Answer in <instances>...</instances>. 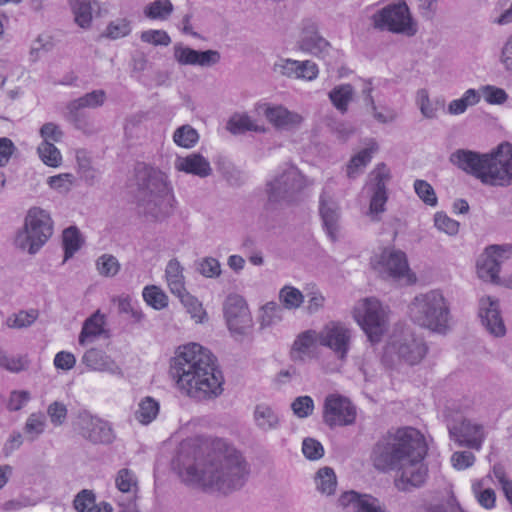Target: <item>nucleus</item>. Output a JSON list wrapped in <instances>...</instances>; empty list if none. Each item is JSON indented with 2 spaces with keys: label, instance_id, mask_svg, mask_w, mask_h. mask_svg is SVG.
<instances>
[{
  "label": "nucleus",
  "instance_id": "8fccbe9b",
  "mask_svg": "<svg viewBox=\"0 0 512 512\" xmlns=\"http://www.w3.org/2000/svg\"><path fill=\"white\" fill-rule=\"evenodd\" d=\"M97 271L105 277H114L120 270L117 258L110 254H103L96 260Z\"/></svg>",
  "mask_w": 512,
  "mask_h": 512
},
{
  "label": "nucleus",
  "instance_id": "f704fd0d",
  "mask_svg": "<svg viewBox=\"0 0 512 512\" xmlns=\"http://www.w3.org/2000/svg\"><path fill=\"white\" fill-rule=\"evenodd\" d=\"M64 262L73 257L81 248L83 240L80 231L75 226H70L63 231Z\"/></svg>",
  "mask_w": 512,
  "mask_h": 512
},
{
  "label": "nucleus",
  "instance_id": "09e8293b",
  "mask_svg": "<svg viewBox=\"0 0 512 512\" xmlns=\"http://www.w3.org/2000/svg\"><path fill=\"white\" fill-rule=\"evenodd\" d=\"M115 484L119 491L129 493L137 490L138 480L132 470L122 468L117 472Z\"/></svg>",
  "mask_w": 512,
  "mask_h": 512
},
{
  "label": "nucleus",
  "instance_id": "f3484780",
  "mask_svg": "<svg viewBox=\"0 0 512 512\" xmlns=\"http://www.w3.org/2000/svg\"><path fill=\"white\" fill-rule=\"evenodd\" d=\"M374 269L383 278L400 279L409 275L410 269L406 254L401 250L384 249L373 263Z\"/></svg>",
  "mask_w": 512,
  "mask_h": 512
},
{
  "label": "nucleus",
  "instance_id": "a19ab883",
  "mask_svg": "<svg viewBox=\"0 0 512 512\" xmlns=\"http://www.w3.org/2000/svg\"><path fill=\"white\" fill-rule=\"evenodd\" d=\"M282 311L283 309L274 301L263 305L259 317L260 328H268L279 323L282 320Z\"/></svg>",
  "mask_w": 512,
  "mask_h": 512
},
{
  "label": "nucleus",
  "instance_id": "a878e982",
  "mask_svg": "<svg viewBox=\"0 0 512 512\" xmlns=\"http://www.w3.org/2000/svg\"><path fill=\"white\" fill-rule=\"evenodd\" d=\"M175 168L178 171H183L200 178H206L212 174L210 162L199 153L178 157L175 161Z\"/></svg>",
  "mask_w": 512,
  "mask_h": 512
},
{
  "label": "nucleus",
  "instance_id": "7ed1b4c3",
  "mask_svg": "<svg viewBox=\"0 0 512 512\" xmlns=\"http://www.w3.org/2000/svg\"><path fill=\"white\" fill-rule=\"evenodd\" d=\"M216 357L198 343L179 347L170 375L180 390L196 400H210L223 392L224 377Z\"/></svg>",
  "mask_w": 512,
  "mask_h": 512
},
{
  "label": "nucleus",
  "instance_id": "37998d69",
  "mask_svg": "<svg viewBox=\"0 0 512 512\" xmlns=\"http://www.w3.org/2000/svg\"><path fill=\"white\" fill-rule=\"evenodd\" d=\"M0 367L18 373L28 369L29 360L25 355H12L0 350Z\"/></svg>",
  "mask_w": 512,
  "mask_h": 512
},
{
  "label": "nucleus",
  "instance_id": "f8f14e48",
  "mask_svg": "<svg viewBox=\"0 0 512 512\" xmlns=\"http://www.w3.org/2000/svg\"><path fill=\"white\" fill-rule=\"evenodd\" d=\"M357 416L356 407L339 394L326 396L323 405V422L330 428L352 425Z\"/></svg>",
  "mask_w": 512,
  "mask_h": 512
},
{
  "label": "nucleus",
  "instance_id": "6e6d98bb",
  "mask_svg": "<svg viewBox=\"0 0 512 512\" xmlns=\"http://www.w3.org/2000/svg\"><path fill=\"white\" fill-rule=\"evenodd\" d=\"M196 270L206 278H216L221 274V265L216 258L204 257L196 263Z\"/></svg>",
  "mask_w": 512,
  "mask_h": 512
},
{
  "label": "nucleus",
  "instance_id": "cd10ccee",
  "mask_svg": "<svg viewBox=\"0 0 512 512\" xmlns=\"http://www.w3.org/2000/svg\"><path fill=\"white\" fill-rule=\"evenodd\" d=\"M165 275L167 279L170 291L175 296L186 295V288L184 285L183 267L177 259H171L165 269Z\"/></svg>",
  "mask_w": 512,
  "mask_h": 512
},
{
  "label": "nucleus",
  "instance_id": "c03bdc74",
  "mask_svg": "<svg viewBox=\"0 0 512 512\" xmlns=\"http://www.w3.org/2000/svg\"><path fill=\"white\" fill-rule=\"evenodd\" d=\"M279 301L285 309L293 310L301 306L304 296L299 289L286 285L279 291Z\"/></svg>",
  "mask_w": 512,
  "mask_h": 512
},
{
  "label": "nucleus",
  "instance_id": "6ab92c4d",
  "mask_svg": "<svg viewBox=\"0 0 512 512\" xmlns=\"http://www.w3.org/2000/svg\"><path fill=\"white\" fill-rule=\"evenodd\" d=\"M106 93L104 90H94L78 99L70 101L67 106L66 119L73 123L77 128H81L84 124V109H95L104 104Z\"/></svg>",
  "mask_w": 512,
  "mask_h": 512
},
{
  "label": "nucleus",
  "instance_id": "79ce46f5",
  "mask_svg": "<svg viewBox=\"0 0 512 512\" xmlns=\"http://www.w3.org/2000/svg\"><path fill=\"white\" fill-rule=\"evenodd\" d=\"M173 141L176 145L189 149L197 144L199 141V134L191 125L185 124L174 131Z\"/></svg>",
  "mask_w": 512,
  "mask_h": 512
},
{
  "label": "nucleus",
  "instance_id": "1a4fd4ad",
  "mask_svg": "<svg viewBox=\"0 0 512 512\" xmlns=\"http://www.w3.org/2000/svg\"><path fill=\"white\" fill-rule=\"evenodd\" d=\"M388 313L376 298H366L355 308L354 317L371 343L380 342L387 331Z\"/></svg>",
  "mask_w": 512,
  "mask_h": 512
},
{
  "label": "nucleus",
  "instance_id": "49530a36",
  "mask_svg": "<svg viewBox=\"0 0 512 512\" xmlns=\"http://www.w3.org/2000/svg\"><path fill=\"white\" fill-rule=\"evenodd\" d=\"M143 298L146 303L156 310H161L168 305V297L157 286H146L143 289Z\"/></svg>",
  "mask_w": 512,
  "mask_h": 512
},
{
  "label": "nucleus",
  "instance_id": "9d476101",
  "mask_svg": "<svg viewBox=\"0 0 512 512\" xmlns=\"http://www.w3.org/2000/svg\"><path fill=\"white\" fill-rule=\"evenodd\" d=\"M373 26L381 31L413 36L417 29L406 3L388 4L372 15Z\"/></svg>",
  "mask_w": 512,
  "mask_h": 512
},
{
  "label": "nucleus",
  "instance_id": "69168bd1",
  "mask_svg": "<svg viewBox=\"0 0 512 512\" xmlns=\"http://www.w3.org/2000/svg\"><path fill=\"white\" fill-rule=\"evenodd\" d=\"M302 452L309 460H318L324 455L322 444L314 438H305L302 443Z\"/></svg>",
  "mask_w": 512,
  "mask_h": 512
},
{
  "label": "nucleus",
  "instance_id": "393cba45",
  "mask_svg": "<svg viewBox=\"0 0 512 512\" xmlns=\"http://www.w3.org/2000/svg\"><path fill=\"white\" fill-rule=\"evenodd\" d=\"M449 160L459 169L480 180L483 169L484 154L471 150L458 149L450 155Z\"/></svg>",
  "mask_w": 512,
  "mask_h": 512
},
{
  "label": "nucleus",
  "instance_id": "bb28decb",
  "mask_svg": "<svg viewBox=\"0 0 512 512\" xmlns=\"http://www.w3.org/2000/svg\"><path fill=\"white\" fill-rule=\"evenodd\" d=\"M82 362L91 370L109 372L111 374L120 373V368L116 363L102 350L91 348L87 350Z\"/></svg>",
  "mask_w": 512,
  "mask_h": 512
},
{
  "label": "nucleus",
  "instance_id": "3c124183",
  "mask_svg": "<svg viewBox=\"0 0 512 512\" xmlns=\"http://www.w3.org/2000/svg\"><path fill=\"white\" fill-rule=\"evenodd\" d=\"M488 104L502 105L508 99V94L502 88L493 85H484L477 90Z\"/></svg>",
  "mask_w": 512,
  "mask_h": 512
},
{
  "label": "nucleus",
  "instance_id": "0eeeda50",
  "mask_svg": "<svg viewBox=\"0 0 512 512\" xmlns=\"http://www.w3.org/2000/svg\"><path fill=\"white\" fill-rule=\"evenodd\" d=\"M53 233L50 215L39 207L29 209L22 231L16 236V245L30 254H35Z\"/></svg>",
  "mask_w": 512,
  "mask_h": 512
},
{
  "label": "nucleus",
  "instance_id": "423d86ee",
  "mask_svg": "<svg viewBox=\"0 0 512 512\" xmlns=\"http://www.w3.org/2000/svg\"><path fill=\"white\" fill-rule=\"evenodd\" d=\"M305 178L296 167H289L266 183V209L290 205L299 200Z\"/></svg>",
  "mask_w": 512,
  "mask_h": 512
},
{
  "label": "nucleus",
  "instance_id": "473e14b6",
  "mask_svg": "<svg viewBox=\"0 0 512 512\" xmlns=\"http://www.w3.org/2000/svg\"><path fill=\"white\" fill-rule=\"evenodd\" d=\"M354 94V89L350 84H341L334 87L329 92V99L334 107L342 114L348 110V105L351 102Z\"/></svg>",
  "mask_w": 512,
  "mask_h": 512
},
{
  "label": "nucleus",
  "instance_id": "a18cd8bd",
  "mask_svg": "<svg viewBox=\"0 0 512 512\" xmlns=\"http://www.w3.org/2000/svg\"><path fill=\"white\" fill-rule=\"evenodd\" d=\"M173 12L170 0H155L144 8V15L149 19L166 20Z\"/></svg>",
  "mask_w": 512,
  "mask_h": 512
},
{
  "label": "nucleus",
  "instance_id": "412c9836",
  "mask_svg": "<svg viewBox=\"0 0 512 512\" xmlns=\"http://www.w3.org/2000/svg\"><path fill=\"white\" fill-rule=\"evenodd\" d=\"M479 317L482 325L494 337H504L506 327L502 319L499 302L491 297H482L479 300Z\"/></svg>",
  "mask_w": 512,
  "mask_h": 512
},
{
  "label": "nucleus",
  "instance_id": "58836bf2",
  "mask_svg": "<svg viewBox=\"0 0 512 512\" xmlns=\"http://www.w3.org/2000/svg\"><path fill=\"white\" fill-rule=\"evenodd\" d=\"M373 86L371 80H365L362 87V95L364 97V103L366 106L371 108L373 117L380 123H387L394 120L395 115L393 111H388V114L377 111V107L372 96Z\"/></svg>",
  "mask_w": 512,
  "mask_h": 512
},
{
  "label": "nucleus",
  "instance_id": "e2e57ef3",
  "mask_svg": "<svg viewBox=\"0 0 512 512\" xmlns=\"http://www.w3.org/2000/svg\"><path fill=\"white\" fill-rule=\"evenodd\" d=\"M434 224L436 228L440 231H443L449 235H455L459 230V223L448 217L443 212H437L434 216Z\"/></svg>",
  "mask_w": 512,
  "mask_h": 512
},
{
  "label": "nucleus",
  "instance_id": "5fc2aeb1",
  "mask_svg": "<svg viewBox=\"0 0 512 512\" xmlns=\"http://www.w3.org/2000/svg\"><path fill=\"white\" fill-rule=\"evenodd\" d=\"M316 342H318V332L315 330H306L300 333L295 339L293 351L306 354Z\"/></svg>",
  "mask_w": 512,
  "mask_h": 512
},
{
  "label": "nucleus",
  "instance_id": "aec40b11",
  "mask_svg": "<svg viewBox=\"0 0 512 512\" xmlns=\"http://www.w3.org/2000/svg\"><path fill=\"white\" fill-rule=\"evenodd\" d=\"M450 438L459 446L479 450L484 440L483 427L472 423L468 419L461 420L458 424L448 425Z\"/></svg>",
  "mask_w": 512,
  "mask_h": 512
},
{
  "label": "nucleus",
  "instance_id": "b1692460",
  "mask_svg": "<svg viewBox=\"0 0 512 512\" xmlns=\"http://www.w3.org/2000/svg\"><path fill=\"white\" fill-rule=\"evenodd\" d=\"M319 213L323 227L332 241H336L339 230L340 208L338 203L324 189L320 195Z\"/></svg>",
  "mask_w": 512,
  "mask_h": 512
},
{
  "label": "nucleus",
  "instance_id": "4d7b16f0",
  "mask_svg": "<svg viewBox=\"0 0 512 512\" xmlns=\"http://www.w3.org/2000/svg\"><path fill=\"white\" fill-rule=\"evenodd\" d=\"M96 504V497L92 490H81L73 500V507L77 512H90Z\"/></svg>",
  "mask_w": 512,
  "mask_h": 512
},
{
  "label": "nucleus",
  "instance_id": "ddd939ff",
  "mask_svg": "<svg viewBox=\"0 0 512 512\" xmlns=\"http://www.w3.org/2000/svg\"><path fill=\"white\" fill-rule=\"evenodd\" d=\"M352 330L341 322L331 321L318 332V343L344 361L351 347Z\"/></svg>",
  "mask_w": 512,
  "mask_h": 512
},
{
  "label": "nucleus",
  "instance_id": "ea45409f",
  "mask_svg": "<svg viewBox=\"0 0 512 512\" xmlns=\"http://www.w3.org/2000/svg\"><path fill=\"white\" fill-rule=\"evenodd\" d=\"M315 483L318 491L323 494L332 495L337 485L334 470L330 467L320 468L316 473Z\"/></svg>",
  "mask_w": 512,
  "mask_h": 512
},
{
  "label": "nucleus",
  "instance_id": "0e129e2a",
  "mask_svg": "<svg viewBox=\"0 0 512 512\" xmlns=\"http://www.w3.org/2000/svg\"><path fill=\"white\" fill-rule=\"evenodd\" d=\"M140 39L155 46L162 45L168 46L171 43V38L167 32L163 30H146L141 33Z\"/></svg>",
  "mask_w": 512,
  "mask_h": 512
},
{
  "label": "nucleus",
  "instance_id": "2eb2a0df",
  "mask_svg": "<svg viewBox=\"0 0 512 512\" xmlns=\"http://www.w3.org/2000/svg\"><path fill=\"white\" fill-rule=\"evenodd\" d=\"M370 180L367 184L371 193L369 210L370 213L379 214L385 211V204L388 200L387 184L391 180L390 169L385 163H379L370 173Z\"/></svg>",
  "mask_w": 512,
  "mask_h": 512
},
{
  "label": "nucleus",
  "instance_id": "4be33fe9",
  "mask_svg": "<svg viewBox=\"0 0 512 512\" xmlns=\"http://www.w3.org/2000/svg\"><path fill=\"white\" fill-rule=\"evenodd\" d=\"M297 45L301 51L317 57H324L330 49V43L320 35L316 23L311 20L303 22Z\"/></svg>",
  "mask_w": 512,
  "mask_h": 512
},
{
  "label": "nucleus",
  "instance_id": "6e6552de",
  "mask_svg": "<svg viewBox=\"0 0 512 512\" xmlns=\"http://www.w3.org/2000/svg\"><path fill=\"white\" fill-rule=\"evenodd\" d=\"M480 181L486 185L501 187L512 184V145L510 143H502L494 152L484 154Z\"/></svg>",
  "mask_w": 512,
  "mask_h": 512
},
{
  "label": "nucleus",
  "instance_id": "7c9ffc66",
  "mask_svg": "<svg viewBox=\"0 0 512 512\" xmlns=\"http://www.w3.org/2000/svg\"><path fill=\"white\" fill-rule=\"evenodd\" d=\"M254 421L262 431L275 430L280 425L277 413L266 404H258L254 410Z\"/></svg>",
  "mask_w": 512,
  "mask_h": 512
},
{
  "label": "nucleus",
  "instance_id": "dca6fc26",
  "mask_svg": "<svg viewBox=\"0 0 512 512\" xmlns=\"http://www.w3.org/2000/svg\"><path fill=\"white\" fill-rule=\"evenodd\" d=\"M224 316L231 332L243 335L252 325L246 301L240 295H229L224 303Z\"/></svg>",
  "mask_w": 512,
  "mask_h": 512
},
{
  "label": "nucleus",
  "instance_id": "e433bc0d",
  "mask_svg": "<svg viewBox=\"0 0 512 512\" xmlns=\"http://www.w3.org/2000/svg\"><path fill=\"white\" fill-rule=\"evenodd\" d=\"M376 148L369 147L361 150L354 155L347 164V176L350 179L356 178L363 169L370 163L372 159V153Z\"/></svg>",
  "mask_w": 512,
  "mask_h": 512
},
{
  "label": "nucleus",
  "instance_id": "f03ea898",
  "mask_svg": "<svg viewBox=\"0 0 512 512\" xmlns=\"http://www.w3.org/2000/svg\"><path fill=\"white\" fill-rule=\"evenodd\" d=\"M427 446L423 436L414 428H401L388 432L373 446L370 460L374 468L381 472L397 471L399 477L395 485L406 491L407 486L420 487L428 476L423 463Z\"/></svg>",
  "mask_w": 512,
  "mask_h": 512
},
{
  "label": "nucleus",
  "instance_id": "f257e3e1",
  "mask_svg": "<svg viewBox=\"0 0 512 512\" xmlns=\"http://www.w3.org/2000/svg\"><path fill=\"white\" fill-rule=\"evenodd\" d=\"M175 463L186 483L222 494L240 490L250 475L243 454L219 438L201 446L182 444Z\"/></svg>",
  "mask_w": 512,
  "mask_h": 512
},
{
  "label": "nucleus",
  "instance_id": "9b49d317",
  "mask_svg": "<svg viewBox=\"0 0 512 512\" xmlns=\"http://www.w3.org/2000/svg\"><path fill=\"white\" fill-rule=\"evenodd\" d=\"M387 354H395L399 360L409 364H418L427 353V346L421 338H417L410 330L394 334L386 347Z\"/></svg>",
  "mask_w": 512,
  "mask_h": 512
},
{
  "label": "nucleus",
  "instance_id": "2f4dec72",
  "mask_svg": "<svg viewBox=\"0 0 512 512\" xmlns=\"http://www.w3.org/2000/svg\"><path fill=\"white\" fill-rule=\"evenodd\" d=\"M500 266L490 253L485 249L477 261L478 276L485 280L496 283L499 280Z\"/></svg>",
  "mask_w": 512,
  "mask_h": 512
},
{
  "label": "nucleus",
  "instance_id": "39448f33",
  "mask_svg": "<svg viewBox=\"0 0 512 512\" xmlns=\"http://www.w3.org/2000/svg\"><path fill=\"white\" fill-rule=\"evenodd\" d=\"M411 320L438 334H446L451 319L449 304L439 290L417 295L409 305Z\"/></svg>",
  "mask_w": 512,
  "mask_h": 512
},
{
  "label": "nucleus",
  "instance_id": "864d4df0",
  "mask_svg": "<svg viewBox=\"0 0 512 512\" xmlns=\"http://www.w3.org/2000/svg\"><path fill=\"white\" fill-rule=\"evenodd\" d=\"M414 190L417 196L429 206L437 205V196L434 188L425 180L417 179L414 182Z\"/></svg>",
  "mask_w": 512,
  "mask_h": 512
},
{
  "label": "nucleus",
  "instance_id": "c85d7f7f",
  "mask_svg": "<svg viewBox=\"0 0 512 512\" xmlns=\"http://www.w3.org/2000/svg\"><path fill=\"white\" fill-rule=\"evenodd\" d=\"M69 3L75 17V22L81 28L90 27L92 12L95 7L100 8L99 3L91 0H70Z\"/></svg>",
  "mask_w": 512,
  "mask_h": 512
},
{
  "label": "nucleus",
  "instance_id": "72a5a7b5",
  "mask_svg": "<svg viewBox=\"0 0 512 512\" xmlns=\"http://www.w3.org/2000/svg\"><path fill=\"white\" fill-rule=\"evenodd\" d=\"M481 94L470 88L464 92L461 98L452 100L448 105V113L451 115L463 114L468 107L474 106L479 103Z\"/></svg>",
  "mask_w": 512,
  "mask_h": 512
},
{
  "label": "nucleus",
  "instance_id": "c9c22d12",
  "mask_svg": "<svg viewBox=\"0 0 512 512\" xmlns=\"http://www.w3.org/2000/svg\"><path fill=\"white\" fill-rule=\"evenodd\" d=\"M160 409L159 402L154 398L147 396L143 398L135 412V418L142 424L151 423L158 415Z\"/></svg>",
  "mask_w": 512,
  "mask_h": 512
},
{
  "label": "nucleus",
  "instance_id": "13d9d810",
  "mask_svg": "<svg viewBox=\"0 0 512 512\" xmlns=\"http://www.w3.org/2000/svg\"><path fill=\"white\" fill-rule=\"evenodd\" d=\"M291 409L298 418H307L314 411V401L307 395L296 397L291 403Z\"/></svg>",
  "mask_w": 512,
  "mask_h": 512
},
{
  "label": "nucleus",
  "instance_id": "774afa93",
  "mask_svg": "<svg viewBox=\"0 0 512 512\" xmlns=\"http://www.w3.org/2000/svg\"><path fill=\"white\" fill-rule=\"evenodd\" d=\"M425 512H464L456 499L451 496L445 502L431 503L426 506Z\"/></svg>",
  "mask_w": 512,
  "mask_h": 512
},
{
  "label": "nucleus",
  "instance_id": "20e7f679",
  "mask_svg": "<svg viewBox=\"0 0 512 512\" xmlns=\"http://www.w3.org/2000/svg\"><path fill=\"white\" fill-rule=\"evenodd\" d=\"M138 206L154 220L166 218L172 211L173 196L166 175L158 169L139 163L135 168Z\"/></svg>",
  "mask_w": 512,
  "mask_h": 512
},
{
  "label": "nucleus",
  "instance_id": "338daca9",
  "mask_svg": "<svg viewBox=\"0 0 512 512\" xmlns=\"http://www.w3.org/2000/svg\"><path fill=\"white\" fill-rule=\"evenodd\" d=\"M118 310L120 313L128 314L135 323H140L144 319V314L137 305L132 303L129 297L119 298Z\"/></svg>",
  "mask_w": 512,
  "mask_h": 512
},
{
  "label": "nucleus",
  "instance_id": "bf43d9fd",
  "mask_svg": "<svg viewBox=\"0 0 512 512\" xmlns=\"http://www.w3.org/2000/svg\"><path fill=\"white\" fill-rule=\"evenodd\" d=\"M37 318L38 311L35 309L20 311L13 317L8 318V326L12 328H26L32 325Z\"/></svg>",
  "mask_w": 512,
  "mask_h": 512
},
{
  "label": "nucleus",
  "instance_id": "680f3d73",
  "mask_svg": "<svg viewBox=\"0 0 512 512\" xmlns=\"http://www.w3.org/2000/svg\"><path fill=\"white\" fill-rule=\"evenodd\" d=\"M198 51L182 44L174 46V57L181 65H196Z\"/></svg>",
  "mask_w": 512,
  "mask_h": 512
},
{
  "label": "nucleus",
  "instance_id": "c756f323",
  "mask_svg": "<svg viewBox=\"0 0 512 512\" xmlns=\"http://www.w3.org/2000/svg\"><path fill=\"white\" fill-rule=\"evenodd\" d=\"M227 129L232 134H243L247 131L257 133H265L266 128L263 125L257 124L249 115L245 113H236L230 117L227 122Z\"/></svg>",
  "mask_w": 512,
  "mask_h": 512
},
{
  "label": "nucleus",
  "instance_id": "052dcab7",
  "mask_svg": "<svg viewBox=\"0 0 512 512\" xmlns=\"http://www.w3.org/2000/svg\"><path fill=\"white\" fill-rule=\"evenodd\" d=\"M472 488L477 501L482 507L491 509L495 506L496 494L493 489H482L480 483H474Z\"/></svg>",
  "mask_w": 512,
  "mask_h": 512
},
{
  "label": "nucleus",
  "instance_id": "4468645a",
  "mask_svg": "<svg viewBox=\"0 0 512 512\" xmlns=\"http://www.w3.org/2000/svg\"><path fill=\"white\" fill-rule=\"evenodd\" d=\"M77 426L81 436L92 443L110 444L115 439L110 423L87 411L79 413Z\"/></svg>",
  "mask_w": 512,
  "mask_h": 512
},
{
  "label": "nucleus",
  "instance_id": "603ef678",
  "mask_svg": "<svg viewBox=\"0 0 512 512\" xmlns=\"http://www.w3.org/2000/svg\"><path fill=\"white\" fill-rule=\"evenodd\" d=\"M130 32H131L130 21L125 18H121V19H116L115 21H111L108 24L104 35L107 38L116 40V39L127 36Z\"/></svg>",
  "mask_w": 512,
  "mask_h": 512
},
{
  "label": "nucleus",
  "instance_id": "4c0bfd02",
  "mask_svg": "<svg viewBox=\"0 0 512 512\" xmlns=\"http://www.w3.org/2000/svg\"><path fill=\"white\" fill-rule=\"evenodd\" d=\"M103 332V316L99 311L84 321L79 335V343L84 345L87 339L101 335Z\"/></svg>",
  "mask_w": 512,
  "mask_h": 512
},
{
  "label": "nucleus",
  "instance_id": "5701e85b",
  "mask_svg": "<svg viewBox=\"0 0 512 512\" xmlns=\"http://www.w3.org/2000/svg\"><path fill=\"white\" fill-rule=\"evenodd\" d=\"M338 502L343 508L349 507L352 512H389L386 505L377 497L354 490L344 492Z\"/></svg>",
  "mask_w": 512,
  "mask_h": 512
},
{
  "label": "nucleus",
  "instance_id": "a211bd4d",
  "mask_svg": "<svg viewBox=\"0 0 512 512\" xmlns=\"http://www.w3.org/2000/svg\"><path fill=\"white\" fill-rule=\"evenodd\" d=\"M255 111L258 114L264 115L275 128L281 130L296 129L303 121V117L300 114L289 111L281 105L271 106L268 103H257Z\"/></svg>",
  "mask_w": 512,
  "mask_h": 512
},
{
  "label": "nucleus",
  "instance_id": "de8ad7c7",
  "mask_svg": "<svg viewBox=\"0 0 512 512\" xmlns=\"http://www.w3.org/2000/svg\"><path fill=\"white\" fill-rule=\"evenodd\" d=\"M38 154L41 160L48 166L58 167L61 164L60 151L52 142H42L38 146Z\"/></svg>",
  "mask_w": 512,
  "mask_h": 512
}]
</instances>
